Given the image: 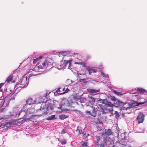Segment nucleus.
<instances>
[{
  "label": "nucleus",
  "instance_id": "obj_41",
  "mask_svg": "<svg viewBox=\"0 0 147 147\" xmlns=\"http://www.w3.org/2000/svg\"><path fill=\"white\" fill-rule=\"evenodd\" d=\"M112 99V100H115V101L116 100V99L114 97H113V98Z\"/></svg>",
  "mask_w": 147,
  "mask_h": 147
},
{
  "label": "nucleus",
  "instance_id": "obj_5",
  "mask_svg": "<svg viewBox=\"0 0 147 147\" xmlns=\"http://www.w3.org/2000/svg\"><path fill=\"white\" fill-rule=\"evenodd\" d=\"M105 132L100 133L101 134V136H109L113 134V133L111 129H108L107 131H106V129H105Z\"/></svg>",
  "mask_w": 147,
  "mask_h": 147
},
{
  "label": "nucleus",
  "instance_id": "obj_40",
  "mask_svg": "<svg viewBox=\"0 0 147 147\" xmlns=\"http://www.w3.org/2000/svg\"><path fill=\"white\" fill-rule=\"evenodd\" d=\"M65 132L64 131V130H63L61 132V134H63L64 133H65Z\"/></svg>",
  "mask_w": 147,
  "mask_h": 147
},
{
  "label": "nucleus",
  "instance_id": "obj_38",
  "mask_svg": "<svg viewBox=\"0 0 147 147\" xmlns=\"http://www.w3.org/2000/svg\"><path fill=\"white\" fill-rule=\"evenodd\" d=\"M144 103H147V100L145 102H143V103H140V104H144Z\"/></svg>",
  "mask_w": 147,
  "mask_h": 147
},
{
  "label": "nucleus",
  "instance_id": "obj_49",
  "mask_svg": "<svg viewBox=\"0 0 147 147\" xmlns=\"http://www.w3.org/2000/svg\"><path fill=\"white\" fill-rule=\"evenodd\" d=\"M38 72H41V71H38Z\"/></svg>",
  "mask_w": 147,
  "mask_h": 147
},
{
  "label": "nucleus",
  "instance_id": "obj_22",
  "mask_svg": "<svg viewBox=\"0 0 147 147\" xmlns=\"http://www.w3.org/2000/svg\"><path fill=\"white\" fill-rule=\"evenodd\" d=\"M13 116V115H10V116H9V115L8 116H4V117H2L1 118H0V120H1V119H7L9 117H10L11 116Z\"/></svg>",
  "mask_w": 147,
  "mask_h": 147
},
{
  "label": "nucleus",
  "instance_id": "obj_7",
  "mask_svg": "<svg viewBox=\"0 0 147 147\" xmlns=\"http://www.w3.org/2000/svg\"><path fill=\"white\" fill-rule=\"evenodd\" d=\"M27 105H26L24 106V109H23L22 110L20 111L16 114V117H18L20 115H22V116L25 115V111H26L25 107H27Z\"/></svg>",
  "mask_w": 147,
  "mask_h": 147
},
{
  "label": "nucleus",
  "instance_id": "obj_3",
  "mask_svg": "<svg viewBox=\"0 0 147 147\" xmlns=\"http://www.w3.org/2000/svg\"><path fill=\"white\" fill-rule=\"evenodd\" d=\"M20 82L19 84L21 86H19L17 89H19L20 88L25 87L28 84L27 78L26 77H24Z\"/></svg>",
  "mask_w": 147,
  "mask_h": 147
},
{
  "label": "nucleus",
  "instance_id": "obj_1",
  "mask_svg": "<svg viewBox=\"0 0 147 147\" xmlns=\"http://www.w3.org/2000/svg\"><path fill=\"white\" fill-rule=\"evenodd\" d=\"M69 59H63L62 61H61V64L59 65L60 67H57L58 69H60L62 68H65L66 67L67 65H68V68L71 69V63L72 61V59L71 58H69Z\"/></svg>",
  "mask_w": 147,
  "mask_h": 147
},
{
  "label": "nucleus",
  "instance_id": "obj_12",
  "mask_svg": "<svg viewBox=\"0 0 147 147\" xmlns=\"http://www.w3.org/2000/svg\"><path fill=\"white\" fill-rule=\"evenodd\" d=\"M88 70L89 71V74L90 75L92 73V72H91L92 70H93V73H96L97 71L96 70L94 69V67H88Z\"/></svg>",
  "mask_w": 147,
  "mask_h": 147
},
{
  "label": "nucleus",
  "instance_id": "obj_21",
  "mask_svg": "<svg viewBox=\"0 0 147 147\" xmlns=\"http://www.w3.org/2000/svg\"><path fill=\"white\" fill-rule=\"evenodd\" d=\"M67 117V115H62L59 116V118L61 119H64Z\"/></svg>",
  "mask_w": 147,
  "mask_h": 147
},
{
  "label": "nucleus",
  "instance_id": "obj_34",
  "mask_svg": "<svg viewBox=\"0 0 147 147\" xmlns=\"http://www.w3.org/2000/svg\"><path fill=\"white\" fill-rule=\"evenodd\" d=\"M67 81V82L70 83V84H71L72 83V81L71 80L68 79Z\"/></svg>",
  "mask_w": 147,
  "mask_h": 147
},
{
  "label": "nucleus",
  "instance_id": "obj_45",
  "mask_svg": "<svg viewBox=\"0 0 147 147\" xmlns=\"http://www.w3.org/2000/svg\"><path fill=\"white\" fill-rule=\"evenodd\" d=\"M113 110H111L110 111H111V112H113Z\"/></svg>",
  "mask_w": 147,
  "mask_h": 147
},
{
  "label": "nucleus",
  "instance_id": "obj_13",
  "mask_svg": "<svg viewBox=\"0 0 147 147\" xmlns=\"http://www.w3.org/2000/svg\"><path fill=\"white\" fill-rule=\"evenodd\" d=\"M76 132L78 135H79L82 133L83 132L82 131V128L80 126L78 127L77 129L76 130Z\"/></svg>",
  "mask_w": 147,
  "mask_h": 147
},
{
  "label": "nucleus",
  "instance_id": "obj_17",
  "mask_svg": "<svg viewBox=\"0 0 147 147\" xmlns=\"http://www.w3.org/2000/svg\"><path fill=\"white\" fill-rule=\"evenodd\" d=\"M58 140L61 143V144H65L66 143V141L64 139H61L59 138Z\"/></svg>",
  "mask_w": 147,
  "mask_h": 147
},
{
  "label": "nucleus",
  "instance_id": "obj_4",
  "mask_svg": "<svg viewBox=\"0 0 147 147\" xmlns=\"http://www.w3.org/2000/svg\"><path fill=\"white\" fill-rule=\"evenodd\" d=\"M48 65V63L47 61H44L42 64V65H39L38 67V69H45L47 67Z\"/></svg>",
  "mask_w": 147,
  "mask_h": 147
},
{
  "label": "nucleus",
  "instance_id": "obj_46",
  "mask_svg": "<svg viewBox=\"0 0 147 147\" xmlns=\"http://www.w3.org/2000/svg\"><path fill=\"white\" fill-rule=\"evenodd\" d=\"M91 72H93V70H92Z\"/></svg>",
  "mask_w": 147,
  "mask_h": 147
},
{
  "label": "nucleus",
  "instance_id": "obj_2",
  "mask_svg": "<svg viewBox=\"0 0 147 147\" xmlns=\"http://www.w3.org/2000/svg\"><path fill=\"white\" fill-rule=\"evenodd\" d=\"M118 142L121 145L124 144L125 143V134L123 133L119 135V133L118 134Z\"/></svg>",
  "mask_w": 147,
  "mask_h": 147
},
{
  "label": "nucleus",
  "instance_id": "obj_9",
  "mask_svg": "<svg viewBox=\"0 0 147 147\" xmlns=\"http://www.w3.org/2000/svg\"><path fill=\"white\" fill-rule=\"evenodd\" d=\"M26 103L27 105H30V104H33L37 103L34 100H33L31 98H28L26 100Z\"/></svg>",
  "mask_w": 147,
  "mask_h": 147
},
{
  "label": "nucleus",
  "instance_id": "obj_25",
  "mask_svg": "<svg viewBox=\"0 0 147 147\" xmlns=\"http://www.w3.org/2000/svg\"><path fill=\"white\" fill-rule=\"evenodd\" d=\"M101 75H102L103 77L107 78H109V76L108 75H105L103 72H101Z\"/></svg>",
  "mask_w": 147,
  "mask_h": 147
},
{
  "label": "nucleus",
  "instance_id": "obj_32",
  "mask_svg": "<svg viewBox=\"0 0 147 147\" xmlns=\"http://www.w3.org/2000/svg\"><path fill=\"white\" fill-rule=\"evenodd\" d=\"M83 136L84 137H87L89 136V134L85 132L84 134H83Z\"/></svg>",
  "mask_w": 147,
  "mask_h": 147
},
{
  "label": "nucleus",
  "instance_id": "obj_8",
  "mask_svg": "<svg viewBox=\"0 0 147 147\" xmlns=\"http://www.w3.org/2000/svg\"><path fill=\"white\" fill-rule=\"evenodd\" d=\"M144 115L141 113L139 114L138 116L137 117V120L138 121V123H142L144 119Z\"/></svg>",
  "mask_w": 147,
  "mask_h": 147
},
{
  "label": "nucleus",
  "instance_id": "obj_35",
  "mask_svg": "<svg viewBox=\"0 0 147 147\" xmlns=\"http://www.w3.org/2000/svg\"><path fill=\"white\" fill-rule=\"evenodd\" d=\"M62 105H60V104H59V107H57V108H58L59 109H61V110H62V109H61L62 108Z\"/></svg>",
  "mask_w": 147,
  "mask_h": 147
},
{
  "label": "nucleus",
  "instance_id": "obj_27",
  "mask_svg": "<svg viewBox=\"0 0 147 147\" xmlns=\"http://www.w3.org/2000/svg\"><path fill=\"white\" fill-rule=\"evenodd\" d=\"M69 89L68 88H67L66 90H65L64 91V92H63V93H59L60 94H63L65 93H67V92L69 91Z\"/></svg>",
  "mask_w": 147,
  "mask_h": 147
},
{
  "label": "nucleus",
  "instance_id": "obj_23",
  "mask_svg": "<svg viewBox=\"0 0 147 147\" xmlns=\"http://www.w3.org/2000/svg\"><path fill=\"white\" fill-rule=\"evenodd\" d=\"M12 76L10 75L7 78V80H6V82H10L11 80H12Z\"/></svg>",
  "mask_w": 147,
  "mask_h": 147
},
{
  "label": "nucleus",
  "instance_id": "obj_6",
  "mask_svg": "<svg viewBox=\"0 0 147 147\" xmlns=\"http://www.w3.org/2000/svg\"><path fill=\"white\" fill-rule=\"evenodd\" d=\"M59 57L61 56V55L63 56V59H69L68 56L69 55L67 54V53L65 52H60L59 54Z\"/></svg>",
  "mask_w": 147,
  "mask_h": 147
},
{
  "label": "nucleus",
  "instance_id": "obj_16",
  "mask_svg": "<svg viewBox=\"0 0 147 147\" xmlns=\"http://www.w3.org/2000/svg\"><path fill=\"white\" fill-rule=\"evenodd\" d=\"M55 115H52L48 117L47 118V119L48 120H52L55 119Z\"/></svg>",
  "mask_w": 147,
  "mask_h": 147
},
{
  "label": "nucleus",
  "instance_id": "obj_31",
  "mask_svg": "<svg viewBox=\"0 0 147 147\" xmlns=\"http://www.w3.org/2000/svg\"><path fill=\"white\" fill-rule=\"evenodd\" d=\"M114 92L115 94H117L118 95H121V94H122L120 92H117L116 91H114Z\"/></svg>",
  "mask_w": 147,
  "mask_h": 147
},
{
  "label": "nucleus",
  "instance_id": "obj_43",
  "mask_svg": "<svg viewBox=\"0 0 147 147\" xmlns=\"http://www.w3.org/2000/svg\"><path fill=\"white\" fill-rule=\"evenodd\" d=\"M45 113H42L40 115V116H42V115H44Z\"/></svg>",
  "mask_w": 147,
  "mask_h": 147
},
{
  "label": "nucleus",
  "instance_id": "obj_42",
  "mask_svg": "<svg viewBox=\"0 0 147 147\" xmlns=\"http://www.w3.org/2000/svg\"><path fill=\"white\" fill-rule=\"evenodd\" d=\"M100 147H104V145L102 144H101L100 145Z\"/></svg>",
  "mask_w": 147,
  "mask_h": 147
},
{
  "label": "nucleus",
  "instance_id": "obj_14",
  "mask_svg": "<svg viewBox=\"0 0 147 147\" xmlns=\"http://www.w3.org/2000/svg\"><path fill=\"white\" fill-rule=\"evenodd\" d=\"M99 90H96L91 89H89L88 90V91L92 94H94L97 92H99Z\"/></svg>",
  "mask_w": 147,
  "mask_h": 147
},
{
  "label": "nucleus",
  "instance_id": "obj_37",
  "mask_svg": "<svg viewBox=\"0 0 147 147\" xmlns=\"http://www.w3.org/2000/svg\"><path fill=\"white\" fill-rule=\"evenodd\" d=\"M60 88H59V89H58L56 91L58 93V92H60Z\"/></svg>",
  "mask_w": 147,
  "mask_h": 147
},
{
  "label": "nucleus",
  "instance_id": "obj_15",
  "mask_svg": "<svg viewBox=\"0 0 147 147\" xmlns=\"http://www.w3.org/2000/svg\"><path fill=\"white\" fill-rule=\"evenodd\" d=\"M137 91L141 94H144L146 92V91L145 89H143L142 88H138Z\"/></svg>",
  "mask_w": 147,
  "mask_h": 147
},
{
  "label": "nucleus",
  "instance_id": "obj_33",
  "mask_svg": "<svg viewBox=\"0 0 147 147\" xmlns=\"http://www.w3.org/2000/svg\"><path fill=\"white\" fill-rule=\"evenodd\" d=\"M89 97L93 101H95V99L94 98H93L92 96H90Z\"/></svg>",
  "mask_w": 147,
  "mask_h": 147
},
{
  "label": "nucleus",
  "instance_id": "obj_24",
  "mask_svg": "<svg viewBox=\"0 0 147 147\" xmlns=\"http://www.w3.org/2000/svg\"><path fill=\"white\" fill-rule=\"evenodd\" d=\"M116 103L118 105V106H121L123 105V103L119 100H117L116 102Z\"/></svg>",
  "mask_w": 147,
  "mask_h": 147
},
{
  "label": "nucleus",
  "instance_id": "obj_47",
  "mask_svg": "<svg viewBox=\"0 0 147 147\" xmlns=\"http://www.w3.org/2000/svg\"><path fill=\"white\" fill-rule=\"evenodd\" d=\"M65 88H63V90H64Z\"/></svg>",
  "mask_w": 147,
  "mask_h": 147
},
{
  "label": "nucleus",
  "instance_id": "obj_10",
  "mask_svg": "<svg viewBox=\"0 0 147 147\" xmlns=\"http://www.w3.org/2000/svg\"><path fill=\"white\" fill-rule=\"evenodd\" d=\"M100 100L102 101V102L103 104H104L105 105H107L108 106H109L112 107L113 106V104H112L111 102H108L107 101L105 100H104L102 99H101Z\"/></svg>",
  "mask_w": 147,
  "mask_h": 147
},
{
  "label": "nucleus",
  "instance_id": "obj_44",
  "mask_svg": "<svg viewBox=\"0 0 147 147\" xmlns=\"http://www.w3.org/2000/svg\"><path fill=\"white\" fill-rule=\"evenodd\" d=\"M41 109H40V110H38V112H40L41 111Z\"/></svg>",
  "mask_w": 147,
  "mask_h": 147
},
{
  "label": "nucleus",
  "instance_id": "obj_26",
  "mask_svg": "<svg viewBox=\"0 0 147 147\" xmlns=\"http://www.w3.org/2000/svg\"><path fill=\"white\" fill-rule=\"evenodd\" d=\"M87 142H84L82 145V146L83 147H87Z\"/></svg>",
  "mask_w": 147,
  "mask_h": 147
},
{
  "label": "nucleus",
  "instance_id": "obj_18",
  "mask_svg": "<svg viewBox=\"0 0 147 147\" xmlns=\"http://www.w3.org/2000/svg\"><path fill=\"white\" fill-rule=\"evenodd\" d=\"M94 140L96 143H98L99 141L100 140V137L99 136H95Z\"/></svg>",
  "mask_w": 147,
  "mask_h": 147
},
{
  "label": "nucleus",
  "instance_id": "obj_28",
  "mask_svg": "<svg viewBox=\"0 0 147 147\" xmlns=\"http://www.w3.org/2000/svg\"><path fill=\"white\" fill-rule=\"evenodd\" d=\"M115 117L116 118H118L119 116V115L117 111H115Z\"/></svg>",
  "mask_w": 147,
  "mask_h": 147
},
{
  "label": "nucleus",
  "instance_id": "obj_30",
  "mask_svg": "<svg viewBox=\"0 0 147 147\" xmlns=\"http://www.w3.org/2000/svg\"><path fill=\"white\" fill-rule=\"evenodd\" d=\"M9 123H9L7 122V124H1V125H0V127L4 126L5 125H7L9 124Z\"/></svg>",
  "mask_w": 147,
  "mask_h": 147
},
{
  "label": "nucleus",
  "instance_id": "obj_11",
  "mask_svg": "<svg viewBox=\"0 0 147 147\" xmlns=\"http://www.w3.org/2000/svg\"><path fill=\"white\" fill-rule=\"evenodd\" d=\"M111 139L109 137H106L104 140V142L107 145H109L111 143Z\"/></svg>",
  "mask_w": 147,
  "mask_h": 147
},
{
  "label": "nucleus",
  "instance_id": "obj_36",
  "mask_svg": "<svg viewBox=\"0 0 147 147\" xmlns=\"http://www.w3.org/2000/svg\"><path fill=\"white\" fill-rule=\"evenodd\" d=\"M75 64H78L82 65V63H81V62L78 63V62H76L75 63Z\"/></svg>",
  "mask_w": 147,
  "mask_h": 147
},
{
  "label": "nucleus",
  "instance_id": "obj_29",
  "mask_svg": "<svg viewBox=\"0 0 147 147\" xmlns=\"http://www.w3.org/2000/svg\"><path fill=\"white\" fill-rule=\"evenodd\" d=\"M3 83H1L0 84V91L1 92L3 91V90L1 89V88L2 86H3Z\"/></svg>",
  "mask_w": 147,
  "mask_h": 147
},
{
  "label": "nucleus",
  "instance_id": "obj_19",
  "mask_svg": "<svg viewBox=\"0 0 147 147\" xmlns=\"http://www.w3.org/2000/svg\"><path fill=\"white\" fill-rule=\"evenodd\" d=\"M86 113L87 114H88L89 115H91L94 117H95L96 116L95 113H94V112H93L92 113H91L90 111H87L86 112Z\"/></svg>",
  "mask_w": 147,
  "mask_h": 147
},
{
  "label": "nucleus",
  "instance_id": "obj_20",
  "mask_svg": "<svg viewBox=\"0 0 147 147\" xmlns=\"http://www.w3.org/2000/svg\"><path fill=\"white\" fill-rule=\"evenodd\" d=\"M42 57L41 56H40L38 58H37L35 59H34L33 61V63H35L36 62L38 61L39 59H41Z\"/></svg>",
  "mask_w": 147,
  "mask_h": 147
},
{
  "label": "nucleus",
  "instance_id": "obj_48",
  "mask_svg": "<svg viewBox=\"0 0 147 147\" xmlns=\"http://www.w3.org/2000/svg\"><path fill=\"white\" fill-rule=\"evenodd\" d=\"M128 147H130V146H128Z\"/></svg>",
  "mask_w": 147,
  "mask_h": 147
},
{
  "label": "nucleus",
  "instance_id": "obj_39",
  "mask_svg": "<svg viewBox=\"0 0 147 147\" xmlns=\"http://www.w3.org/2000/svg\"><path fill=\"white\" fill-rule=\"evenodd\" d=\"M85 80L84 79H82L81 80V81L84 82Z\"/></svg>",
  "mask_w": 147,
  "mask_h": 147
}]
</instances>
